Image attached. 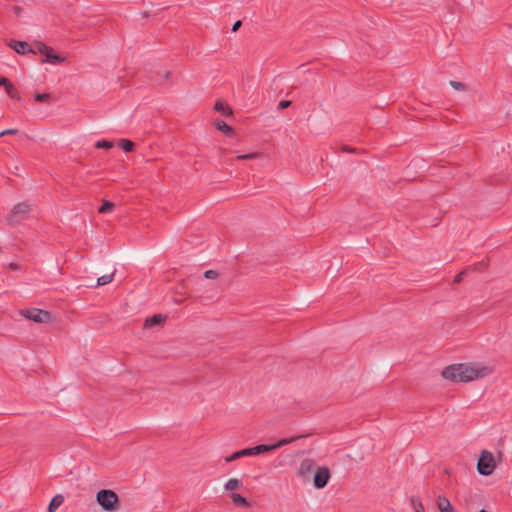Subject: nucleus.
Listing matches in <instances>:
<instances>
[{"mask_svg": "<svg viewBox=\"0 0 512 512\" xmlns=\"http://www.w3.org/2000/svg\"><path fill=\"white\" fill-rule=\"evenodd\" d=\"M487 374L488 369L485 367H475L462 363L447 366L441 373L443 378L458 383L469 382Z\"/></svg>", "mask_w": 512, "mask_h": 512, "instance_id": "f257e3e1", "label": "nucleus"}, {"mask_svg": "<svg viewBox=\"0 0 512 512\" xmlns=\"http://www.w3.org/2000/svg\"><path fill=\"white\" fill-rule=\"evenodd\" d=\"M96 501L106 512H115L119 508L118 495L110 489H101L96 494Z\"/></svg>", "mask_w": 512, "mask_h": 512, "instance_id": "f03ea898", "label": "nucleus"}, {"mask_svg": "<svg viewBox=\"0 0 512 512\" xmlns=\"http://www.w3.org/2000/svg\"><path fill=\"white\" fill-rule=\"evenodd\" d=\"M34 49L35 53L38 52L45 56V58L41 60L42 63H50L53 65H57L65 62L66 60L64 57L56 54L50 46L46 45L43 42L36 41L34 43Z\"/></svg>", "mask_w": 512, "mask_h": 512, "instance_id": "7ed1b4c3", "label": "nucleus"}, {"mask_svg": "<svg viewBox=\"0 0 512 512\" xmlns=\"http://www.w3.org/2000/svg\"><path fill=\"white\" fill-rule=\"evenodd\" d=\"M496 468L494 455L488 450H482L477 463V470L483 476H489Z\"/></svg>", "mask_w": 512, "mask_h": 512, "instance_id": "20e7f679", "label": "nucleus"}, {"mask_svg": "<svg viewBox=\"0 0 512 512\" xmlns=\"http://www.w3.org/2000/svg\"><path fill=\"white\" fill-rule=\"evenodd\" d=\"M30 211L31 206L28 203L21 202L16 204L11 210V213L6 217L7 224L14 225L16 223H19L20 221L28 217Z\"/></svg>", "mask_w": 512, "mask_h": 512, "instance_id": "39448f33", "label": "nucleus"}, {"mask_svg": "<svg viewBox=\"0 0 512 512\" xmlns=\"http://www.w3.org/2000/svg\"><path fill=\"white\" fill-rule=\"evenodd\" d=\"M297 438L298 437H292V438H289V439L285 438V439L279 440L278 442H276V443H274L272 445L261 444V445H257L255 447L249 448L250 456H255V455L262 454V453L270 452L272 450H275L277 448H280V447H282L284 445H287V444L293 442Z\"/></svg>", "mask_w": 512, "mask_h": 512, "instance_id": "423d86ee", "label": "nucleus"}, {"mask_svg": "<svg viewBox=\"0 0 512 512\" xmlns=\"http://www.w3.org/2000/svg\"><path fill=\"white\" fill-rule=\"evenodd\" d=\"M23 315L35 323H48L51 320L50 312L37 308L28 309Z\"/></svg>", "mask_w": 512, "mask_h": 512, "instance_id": "0eeeda50", "label": "nucleus"}, {"mask_svg": "<svg viewBox=\"0 0 512 512\" xmlns=\"http://www.w3.org/2000/svg\"><path fill=\"white\" fill-rule=\"evenodd\" d=\"M331 477L330 470L326 466L318 467L313 476V485L317 489L324 488Z\"/></svg>", "mask_w": 512, "mask_h": 512, "instance_id": "6e6552de", "label": "nucleus"}, {"mask_svg": "<svg viewBox=\"0 0 512 512\" xmlns=\"http://www.w3.org/2000/svg\"><path fill=\"white\" fill-rule=\"evenodd\" d=\"M315 468V461L311 458H305L300 462L298 468V476L303 482H308L311 479L313 470Z\"/></svg>", "mask_w": 512, "mask_h": 512, "instance_id": "1a4fd4ad", "label": "nucleus"}, {"mask_svg": "<svg viewBox=\"0 0 512 512\" xmlns=\"http://www.w3.org/2000/svg\"><path fill=\"white\" fill-rule=\"evenodd\" d=\"M9 46L18 54H26V53H35L34 47H31L25 41H17L13 40L10 42Z\"/></svg>", "mask_w": 512, "mask_h": 512, "instance_id": "9d476101", "label": "nucleus"}, {"mask_svg": "<svg viewBox=\"0 0 512 512\" xmlns=\"http://www.w3.org/2000/svg\"><path fill=\"white\" fill-rule=\"evenodd\" d=\"M166 320V316H163L161 314H155L151 317H148L146 320H145V323H144V326L146 328H151L155 325H161L165 322Z\"/></svg>", "mask_w": 512, "mask_h": 512, "instance_id": "9b49d317", "label": "nucleus"}, {"mask_svg": "<svg viewBox=\"0 0 512 512\" xmlns=\"http://www.w3.org/2000/svg\"><path fill=\"white\" fill-rule=\"evenodd\" d=\"M437 506L440 512H454V508L450 501L444 496L438 497Z\"/></svg>", "mask_w": 512, "mask_h": 512, "instance_id": "f8f14e48", "label": "nucleus"}, {"mask_svg": "<svg viewBox=\"0 0 512 512\" xmlns=\"http://www.w3.org/2000/svg\"><path fill=\"white\" fill-rule=\"evenodd\" d=\"M63 501L64 497L62 495L54 496L48 505V512H55L63 504Z\"/></svg>", "mask_w": 512, "mask_h": 512, "instance_id": "ddd939ff", "label": "nucleus"}, {"mask_svg": "<svg viewBox=\"0 0 512 512\" xmlns=\"http://www.w3.org/2000/svg\"><path fill=\"white\" fill-rule=\"evenodd\" d=\"M244 456H250L249 448H245V449H242L240 451L234 452L229 457H226L225 461L229 463V462L235 461V460H237V459H239L241 457H244Z\"/></svg>", "mask_w": 512, "mask_h": 512, "instance_id": "4468645a", "label": "nucleus"}, {"mask_svg": "<svg viewBox=\"0 0 512 512\" xmlns=\"http://www.w3.org/2000/svg\"><path fill=\"white\" fill-rule=\"evenodd\" d=\"M214 109L220 113H222L223 115L225 116H230L232 115V110L231 108L225 104L224 102L222 101H217L215 103V106H214Z\"/></svg>", "mask_w": 512, "mask_h": 512, "instance_id": "2eb2a0df", "label": "nucleus"}, {"mask_svg": "<svg viewBox=\"0 0 512 512\" xmlns=\"http://www.w3.org/2000/svg\"><path fill=\"white\" fill-rule=\"evenodd\" d=\"M216 128L221 131L222 133H224L225 135H232L233 134V129L227 124L225 123L224 121L222 120H216L214 122Z\"/></svg>", "mask_w": 512, "mask_h": 512, "instance_id": "dca6fc26", "label": "nucleus"}, {"mask_svg": "<svg viewBox=\"0 0 512 512\" xmlns=\"http://www.w3.org/2000/svg\"><path fill=\"white\" fill-rule=\"evenodd\" d=\"M230 497H231V500H232L233 504L240 505V506H243V507H249V502L246 500V498H244L240 494L232 493L230 495Z\"/></svg>", "mask_w": 512, "mask_h": 512, "instance_id": "f3484780", "label": "nucleus"}, {"mask_svg": "<svg viewBox=\"0 0 512 512\" xmlns=\"http://www.w3.org/2000/svg\"><path fill=\"white\" fill-rule=\"evenodd\" d=\"M241 486L242 482L239 479L231 478L225 483L224 488L225 490L232 491L240 488Z\"/></svg>", "mask_w": 512, "mask_h": 512, "instance_id": "a211bd4d", "label": "nucleus"}, {"mask_svg": "<svg viewBox=\"0 0 512 512\" xmlns=\"http://www.w3.org/2000/svg\"><path fill=\"white\" fill-rule=\"evenodd\" d=\"M115 271H113L111 274L103 275L97 279L96 286H103L106 284H109L113 281Z\"/></svg>", "mask_w": 512, "mask_h": 512, "instance_id": "6ab92c4d", "label": "nucleus"}, {"mask_svg": "<svg viewBox=\"0 0 512 512\" xmlns=\"http://www.w3.org/2000/svg\"><path fill=\"white\" fill-rule=\"evenodd\" d=\"M410 503L415 512H425L422 502L417 497L411 496Z\"/></svg>", "mask_w": 512, "mask_h": 512, "instance_id": "aec40b11", "label": "nucleus"}, {"mask_svg": "<svg viewBox=\"0 0 512 512\" xmlns=\"http://www.w3.org/2000/svg\"><path fill=\"white\" fill-rule=\"evenodd\" d=\"M119 146L125 151V152H130L133 150L135 144L130 141V140H126V139H122L120 140L119 142Z\"/></svg>", "mask_w": 512, "mask_h": 512, "instance_id": "412c9836", "label": "nucleus"}, {"mask_svg": "<svg viewBox=\"0 0 512 512\" xmlns=\"http://www.w3.org/2000/svg\"><path fill=\"white\" fill-rule=\"evenodd\" d=\"M114 206H115L114 203L105 200V201H103V204L99 207L98 212L102 213V214L110 212L113 210Z\"/></svg>", "mask_w": 512, "mask_h": 512, "instance_id": "4be33fe9", "label": "nucleus"}, {"mask_svg": "<svg viewBox=\"0 0 512 512\" xmlns=\"http://www.w3.org/2000/svg\"><path fill=\"white\" fill-rule=\"evenodd\" d=\"M4 88H5L6 92H7V94L12 99H19L18 93H17L15 87L13 86V84L11 82H9Z\"/></svg>", "mask_w": 512, "mask_h": 512, "instance_id": "5701e85b", "label": "nucleus"}, {"mask_svg": "<svg viewBox=\"0 0 512 512\" xmlns=\"http://www.w3.org/2000/svg\"><path fill=\"white\" fill-rule=\"evenodd\" d=\"M260 153L258 152H251L247 154H241L236 157L238 160H252L260 157Z\"/></svg>", "mask_w": 512, "mask_h": 512, "instance_id": "b1692460", "label": "nucleus"}, {"mask_svg": "<svg viewBox=\"0 0 512 512\" xmlns=\"http://www.w3.org/2000/svg\"><path fill=\"white\" fill-rule=\"evenodd\" d=\"M113 146H114V143L112 141H107V140H100L95 143V147L98 149H100V148L111 149Z\"/></svg>", "mask_w": 512, "mask_h": 512, "instance_id": "393cba45", "label": "nucleus"}, {"mask_svg": "<svg viewBox=\"0 0 512 512\" xmlns=\"http://www.w3.org/2000/svg\"><path fill=\"white\" fill-rule=\"evenodd\" d=\"M51 95L49 93H37L34 97L36 102H44L49 100Z\"/></svg>", "mask_w": 512, "mask_h": 512, "instance_id": "a878e982", "label": "nucleus"}, {"mask_svg": "<svg viewBox=\"0 0 512 512\" xmlns=\"http://www.w3.org/2000/svg\"><path fill=\"white\" fill-rule=\"evenodd\" d=\"M450 85L457 91H464L466 89L465 85L459 81H450Z\"/></svg>", "mask_w": 512, "mask_h": 512, "instance_id": "bb28decb", "label": "nucleus"}, {"mask_svg": "<svg viewBox=\"0 0 512 512\" xmlns=\"http://www.w3.org/2000/svg\"><path fill=\"white\" fill-rule=\"evenodd\" d=\"M218 273L214 270H207L204 272V277L207 279H215L217 278Z\"/></svg>", "mask_w": 512, "mask_h": 512, "instance_id": "cd10ccee", "label": "nucleus"}, {"mask_svg": "<svg viewBox=\"0 0 512 512\" xmlns=\"http://www.w3.org/2000/svg\"><path fill=\"white\" fill-rule=\"evenodd\" d=\"M485 268H486V263L480 262V263L474 264L470 269L474 270V271H482Z\"/></svg>", "mask_w": 512, "mask_h": 512, "instance_id": "c85d7f7f", "label": "nucleus"}, {"mask_svg": "<svg viewBox=\"0 0 512 512\" xmlns=\"http://www.w3.org/2000/svg\"><path fill=\"white\" fill-rule=\"evenodd\" d=\"M18 133V130L17 129H6V130H3L0 132V137L2 136H5V135H15Z\"/></svg>", "mask_w": 512, "mask_h": 512, "instance_id": "c756f323", "label": "nucleus"}, {"mask_svg": "<svg viewBox=\"0 0 512 512\" xmlns=\"http://www.w3.org/2000/svg\"><path fill=\"white\" fill-rule=\"evenodd\" d=\"M466 273L467 270H463L459 274H457L454 278V283L459 284L463 280V277L466 275Z\"/></svg>", "mask_w": 512, "mask_h": 512, "instance_id": "7c9ffc66", "label": "nucleus"}, {"mask_svg": "<svg viewBox=\"0 0 512 512\" xmlns=\"http://www.w3.org/2000/svg\"><path fill=\"white\" fill-rule=\"evenodd\" d=\"M11 10L16 16H20L23 11V9L17 5L12 6Z\"/></svg>", "mask_w": 512, "mask_h": 512, "instance_id": "2f4dec72", "label": "nucleus"}, {"mask_svg": "<svg viewBox=\"0 0 512 512\" xmlns=\"http://www.w3.org/2000/svg\"><path fill=\"white\" fill-rule=\"evenodd\" d=\"M291 105V102L288 101V100H283L281 101L279 104H278V108L279 109H284V108H287L288 106Z\"/></svg>", "mask_w": 512, "mask_h": 512, "instance_id": "473e14b6", "label": "nucleus"}, {"mask_svg": "<svg viewBox=\"0 0 512 512\" xmlns=\"http://www.w3.org/2000/svg\"><path fill=\"white\" fill-rule=\"evenodd\" d=\"M9 82L10 80L8 78L0 76V86L5 87Z\"/></svg>", "mask_w": 512, "mask_h": 512, "instance_id": "72a5a7b5", "label": "nucleus"}, {"mask_svg": "<svg viewBox=\"0 0 512 512\" xmlns=\"http://www.w3.org/2000/svg\"><path fill=\"white\" fill-rule=\"evenodd\" d=\"M242 25V22L240 20L236 21L232 26V31L236 32Z\"/></svg>", "mask_w": 512, "mask_h": 512, "instance_id": "f704fd0d", "label": "nucleus"}, {"mask_svg": "<svg viewBox=\"0 0 512 512\" xmlns=\"http://www.w3.org/2000/svg\"><path fill=\"white\" fill-rule=\"evenodd\" d=\"M9 268L12 269V270H18L19 269V265L16 264V263H10L9 265Z\"/></svg>", "mask_w": 512, "mask_h": 512, "instance_id": "c9c22d12", "label": "nucleus"}, {"mask_svg": "<svg viewBox=\"0 0 512 512\" xmlns=\"http://www.w3.org/2000/svg\"><path fill=\"white\" fill-rule=\"evenodd\" d=\"M342 150H343L344 152H353V151H354V149H352V148H350V147H348V146H343V147H342Z\"/></svg>", "mask_w": 512, "mask_h": 512, "instance_id": "e433bc0d", "label": "nucleus"}, {"mask_svg": "<svg viewBox=\"0 0 512 512\" xmlns=\"http://www.w3.org/2000/svg\"><path fill=\"white\" fill-rule=\"evenodd\" d=\"M479 512H488V511H486V510H484V509H481Z\"/></svg>", "mask_w": 512, "mask_h": 512, "instance_id": "4c0bfd02", "label": "nucleus"}]
</instances>
